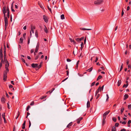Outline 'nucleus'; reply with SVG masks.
Instances as JSON below:
<instances>
[{
  "instance_id": "obj_51",
  "label": "nucleus",
  "mask_w": 131,
  "mask_h": 131,
  "mask_svg": "<svg viewBox=\"0 0 131 131\" xmlns=\"http://www.w3.org/2000/svg\"><path fill=\"white\" fill-rule=\"evenodd\" d=\"M54 90V88H53L52 89L51 91H50V94Z\"/></svg>"
},
{
  "instance_id": "obj_16",
  "label": "nucleus",
  "mask_w": 131,
  "mask_h": 131,
  "mask_svg": "<svg viewBox=\"0 0 131 131\" xmlns=\"http://www.w3.org/2000/svg\"><path fill=\"white\" fill-rule=\"evenodd\" d=\"M80 29L82 30H91V29H86L84 28H80Z\"/></svg>"
},
{
  "instance_id": "obj_35",
  "label": "nucleus",
  "mask_w": 131,
  "mask_h": 131,
  "mask_svg": "<svg viewBox=\"0 0 131 131\" xmlns=\"http://www.w3.org/2000/svg\"><path fill=\"white\" fill-rule=\"evenodd\" d=\"M106 96H107V99H106V101H108V99L109 98V96H108V95L107 94H106Z\"/></svg>"
},
{
  "instance_id": "obj_47",
  "label": "nucleus",
  "mask_w": 131,
  "mask_h": 131,
  "mask_svg": "<svg viewBox=\"0 0 131 131\" xmlns=\"http://www.w3.org/2000/svg\"><path fill=\"white\" fill-rule=\"evenodd\" d=\"M124 13L123 12V8H122V16H123L124 14Z\"/></svg>"
},
{
  "instance_id": "obj_13",
  "label": "nucleus",
  "mask_w": 131,
  "mask_h": 131,
  "mask_svg": "<svg viewBox=\"0 0 131 131\" xmlns=\"http://www.w3.org/2000/svg\"><path fill=\"white\" fill-rule=\"evenodd\" d=\"M128 97V94H125V95H124V100H126Z\"/></svg>"
},
{
  "instance_id": "obj_62",
  "label": "nucleus",
  "mask_w": 131,
  "mask_h": 131,
  "mask_svg": "<svg viewBox=\"0 0 131 131\" xmlns=\"http://www.w3.org/2000/svg\"><path fill=\"white\" fill-rule=\"evenodd\" d=\"M126 122H125V121H124V122H122V124H124V125H125V124H126Z\"/></svg>"
},
{
  "instance_id": "obj_33",
  "label": "nucleus",
  "mask_w": 131,
  "mask_h": 131,
  "mask_svg": "<svg viewBox=\"0 0 131 131\" xmlns=\"http://www.w3.org/2000/svg\"><path fill=\"white\" fill-rule=\"evenodd\" d=\"M128 84H126V85L125 84H124L123 85V88H124V87L126 88L128 86Z\"/></svg>"
},
{
  "instance_id": "obj_61",
  "label": "nucleus",
  "mask_w": 131,
  "mask_h": 131,
  "mask_svg": "<svg viewBox=\"0 0 131 131\" xmlns=\"http://www.w3.org/2000/svg\"><path fill=\"white\" fill-rule=\"evenodd\" d=\"M34 27V26L32 25H31V29H33V28Z\"/></svg>"
},
{
  "instance_id": "obj_20",
  "label": "nucleus",
  "mask_w": 131,
  "mask_h": 131,
  "mask_svg": "<svg viewBox=\"0 0 131 131\" xmlns=\"http://www.w3.org/2000/svg\"><path fill=\"white\" fill-rule=\"evenodd\" d=\"M5 113H3L2 114V117L4 119H5Z\"/></svg>"
},
{
  "instance_id": "obj_5",
  "label": "nucleus",
  "mask_w": 131,
  "mask_h": 131,
  "mask_svg": "<svg viewBox=\"0 0 131 131\" xmlns=\"http://www.w3.org/2000/svg\"><path fill=\"white\" fill-rule=\"evenodd\" d=\"M110 111L108 110L105 112L103 114V118L104 119H105L107 115L110 112Z\"/></svg>"
},
{
  "instance_id": "obj_45",
  "label": "nucleus",
  "mask_w": 131,
  "mask_h": 131,
  "mask_svg": "<svg viewBox=\"0 0 131 131\" xmlns=\"http://www.w3.org/2000/svg\"><path fill=\"white\" fill-rule=\"evenodd\" d=\"M79 62H80L78 60L77 62V63L76 64V67H77V68L78 67V65L79 64Z\"/></svg>"
},
{
  "instance_id": "obj_1",
  "label": "nucleus",
  "mask_w": 131,
  "mask_h": 131,
  "mask_svg": "<svg viewBox=\"0 0 131 131\" xmlns=\"http://www.w3.org/2000/svg\"><path fill=\"white\" fill-rule=\"evenodd\" d=\"M2 11L4 14V16H6L5 14L6 12H7V16L8 18H9V10L8 7H7V8L6 7H4L3 8Z\"/></svg>"
},
{
  "instance_id": "obj_11",
  "label": "nucleus",
  "mask_w": 131,
  "mask_h": 131,
  "mask_svg": "<svg viewBox=\"0 0 131 131\" xmlns=\"http://www.w3.org/2000/svg\"><path fill=\"white\" fill-rule=\"evenodd\" d=\"M9 63L8 62L6 63V64L5 66V68L6 69H8V67H9Z\"/></svg>"
},
{
  "instance_id": "obj_10",
  "label": "nucleus",
  "mask_w": 131,
  "mask_h": 131,
  "mask_svg": "<svg viewBox=\"0 0 131 131\" xmlns=\"http://www.w3.org/2000/svg\"><path fill=\"white\" fill-rule=\"evenodd\" d=\"M44 26L45 28L44 29V31L46 33H47L48 32V30L47 29L45 25H44Z\"/></svg>"
},
{
  "instance_id": "obj_28",
  "label": "nucleus",
  "mask_w": 131,
  "mask_h": 131,
  "mask_svg": "<svg viewBox=\"0 0 131 131\" xmlns=\"http://www.w3.org/2000/svg\"><path fill=\"white\" fill-rule=\"evenodd\" d=\"M72 125V122H71L69 124H68L67 126V127L69 128V126H71Z\"/></svg>"
},
{
  "instance_id": "obj_57",
  "label": "nucleus",
  "mask_w": 131,
  "mask_h": 131,
  "mask_svg": "<svg viewBox=\"0 0 131 131\" xmlns=\"http://www.w3.org/2000/svg\"><path fill=\"white\" fill-rule=\"evenodd\" d=\"M15 130H16V127L15 126H14L13 131H15Z\"/></svg>"
},
{
  "instance_id": "obj_6",
  "label": "nucleus",
  "mask_w": 131,
  "mask_h": 131,
  "mask_svg": "<svg viewBox=\"0 0 131 131\" xmlns=\"http://www.w3.org/2000/svg\"><path fill=\"white\" fill-rule=\"evenodd\" d=\"M43 18L44 20V21L46 22H47L48 21V19L47 18L45 15L43 16Z\"/></svg>"
},
{
  "instance_id": "obj_36",
  "label": "nucleus",
  "mask_w": 131,
  "mask_h": 131,
  "mask_svg": "<svg viewBox=\"0 0 131 131\" xmlns=\"http://www.w3.org/2000/svg\"><path fill=\"white\" fill-rule=\"evenodd\" d=\"M35 35L37 37H38V34L37 31H36L35 32Z\"/></svg>"
},
{
  "instance_id": "obj_32",
  "label": "nucleus",
  "mask_w": 131,
  "mask_h": 131,
  "mask_svg": "<svg viewBox=\"0 0 131 131\" xmlns=\"http://www.w3.org/2000/svg\"><path fill=\"white\" fill-rule=\"evenodd\" d=\"M30 108V106L29 105H28L26 108V110L27 111H28L29 109Z\"/></svg>"
},
{
  "instance_id": "obj_41",
  "label": "nucleus",
  "mask_w": 131,
  "mask_h": 131,
  "mask_svg": "<svg viewBox=\"0 0 131 131\" xmlns=\"http://www.w3.org/2000/svg\"><path fill=\"white\" fill-rule=\"evenodd\" d=\"M81 48H83L84 46V44L83 42H82L81 43Z\"/></svg>"
},
{
  "instance_id": "obj_39",
  "label": "nucleus",
  "mask_w": 131,
  "mask_h": 131,
  "mask_svg": "<svg viewBox=\"0 0 131 131\" xmlns=\"http://www.w3.org/2000/svg\"><path fill=\"white\" fill-rule=\"evenodd\" d=\"M47 97V96H43L42 97H41L40 98V99H43L45 98H46V97Z\"/></svg>"
},
{
  "instance_id": "obj_46",
  "label": "nucleus",
  "mask_w": 131,
  "mask_h": 131,
  "mask_svg": "<svg viewBox=\"0 0 131 131\" xmlns=\"http://www.w3.org/2000/svg\"><path fill=\"white\" fill-rule=\"evenodd\" d=\"M34 104V101H32L30 104V105L32 106Z\"/></svg>"
},
{
  "instance_id": "obj_12",
  "label": "nucleus",
  "mask_w": 131,
  "mask_h": 131,
  "mask_svg": "<svg viewBox=\"0 0 131 131\" xmlns=\"http://www.w3.org/2000/svg\"><path fill=\"white\" fill-rule=\"evenodd\" d=\"M100 87L98 88L97 90H96V92L95 94V96H96L97 94L99 92V91L100 90Z\"/></svg>"
},
{
  "instance_id": "obj_60",
  "label": "nucleus",
  "mask_w": 131,
  "mask_h": 131,
  "mask_svg": "<svg viewBox=\"0 0 131 131\" xmlns=\"http://www.w3.org/2000/svg\"><path fill=\"white\" fill-rule=\"evenodd\" d=\"M29 127H30L31 126V122H30V121H29Z\"/></svg>"
},
{
  "instance_id": "obj_37",
  "label": "nucleus",
  "mask_w": 131,
  "mask_h": 131,
  "mask_svg": "<svg viewBox=\"0 0 131 131\" xmlns=\"http://www.w3.org/2000/svg\"><path fill=\"white\" fill-rule=\"evenodd\" d=\"M84 38V37H82L80 38H79V41H81L82 40H83V39Z\"/></svg>"
},
{
  "instance_id": "obj_55",
  "label": "nucleus",
  "mask_w": 131,
  "mask_h": 131,
  "mask_svg": "<svg viewBox=\"0 0 131 131\" xmlns=\"http://www.w3.org/2000/svg\"><path fill=\"white\" fill-rule=\"evenodd\" d=\"M66 72H67V75L68 76L69 74V71H66Z\"/></svg>"
},
{
  "instance_id": "obj_54",
  "label": "nucleus",
  "mask_w": 131,
  "mask_h": 131,
  "mask_svg": "<svg viewBox=\"0 0 131 131\" xmlns=\"http://www.w3.org/2000/svg\"><path fill=\"white\" fill-rule=\"evenodd\" d=\"M67 62H70L71 61V60L69 59H67Z\"/></svg>"
},
{
  "instance_id": "obj_22",
  "label": "nucleus",
  "mask_w": 131,
  "mask_h": 131,
  "mask_svg": "<svg viewBox=\"0 0 131 131\" xmlns=\"http://www.w3.org/2000/svg\"><path fill=\"white\" fill-rule=\"evenodd\" d=\"M105 119H104L103 118L102 123V125L103 126L104 124H105Z\"/></svg>"
},
{
  "instance_id": "obj_4",
  "label": "nucleus",
  "mask_w": 131,
  "mask_h": 131,
  "mask_svg": "<svg viewBox=\"0 0 131 131\" xmlns=\"http://www.w3.org/2000/svg\"><path fill=\"white\" fill-rule=\"evenodd\" d=\"M103 2L102 0H98L96 1H95L94 4L96 5H100Z\"/></svg>"
},
{
  "instance_id": "obj_34",
  "label": "nucleus",
  "mask_w": 131,
  "mask_h": 131,
  "mask_svg": "<svg viewBox=\"0 0 131 131\" xmlns=\"http://www.w3.org/2000/svg\"><path fill=\"white\" fill-rule=\"evenodd\" d=\"M39 43L38 42L37 43L36 48H37L38 49V48H39Z\"/></svg>"
},
{
  "instance_id": "obj_21",
  "label": "nucleus",
  "mask_w": 131,
  "mask_h": 131,
  "mask_svg": "<svg viewBox=\"0 0 131 131\" xmlns=\"http://www.w3.org/2000/svg\"><path fill=\"white\" fill-rule=\"evenodd\" d=\"M121 80H119L118 82L117 86H119L120 84H121Z\"/></svg>"
},
{
  "instance_id": "obj_48",
  "label": "nucleus",
  "mask_w": 131,
  "mask_h": 131,
  "mask_svg": "<svg viewBox=\"0 0 131 131\" xmlns=\"http://www.w3.org/2000/svg\"><path fill=\"white\" fill-rule=\"evenodd\" d=\"M20 42H21V43H22L23 41V39H22L21 38H20Z\"/></svg>"
},
{
  "instance_id": "obj_29",
  "label": "nucleus",
  "mask_w": 131,
  "mask_h": 131,
  "mask_svg": "<svg viewBox=\"0 0 131 131\" xmlns=\"http://www.w3.org/2000/svg\"><path fill=\"white\" fill-rule=\"evenodd\" d=\"M102 78V76L100 75H99L98 77V78H97V80H98L99 79H100L101 78Z\"/></svg>"
},
{
  "instance_id": "obj_42",
  "label": "nucleus",
  "mask_w": 131,
  "mask_h": 131,
  "mask_svg": "<svg viewBox=\"0 0 131 131\" xmlns=\"http://www.w3.org/2000/svg\"><path fill=\"white\" fill-rule=\"evenodd\" d=\"M9 87L10 89L13 88V86L12 85L10 84L9 85Z\"/></svg>"
},
{
  "instance_id": "obj_31",
  "label": "nucleus",
  "mask_w": 131,
  "mask_h": 131,
  "mask_svg": "<svg viewBox=\"0 0 131 131\" xmlns=\"http://www.w3.org/2000/svg\"><path fill=\"white\" fill-rule=\"evenodd\" d=\"M123 63H122V65L121 66V68H120V70H119V72H120L122 70V69H123Z\"/></svg>"
},
{
  "instance_id": "obj_63",
  "label": "nucleus",
  "mask_w": 131,
  "mask_h": 131,
  "mask_svg": "<svg viewBox=\"0 0 131 131\" xmlns=\"http://www.w3.org/2000/svg\"><path fill=\"white\" fill-rule=\"evenodd\" d=\"M11 83L13 85H14V81H11Z\"/></svg>"
},
{
  "instance_id": "obj_15",
  "label": "nucleus",
  "mask_w": 131,
  "mask_h": 131,
  "mask_svg": "<svg viewBox=\"0 0 131 131\" xmlns=\"http://www.w3.org/2000/svg\"><path fill=\"white\" fill-rule=\"evenodd\" d=\"M25 123H26L25 121L24 122V123H23V126L22 127V128L23 129H24L25 128Z\"/></svg>"
},
{
  "instance_id": "obj_58",
  "label": "nucleus",
  "mask_w": 131,
  "mask_h": 131,
  "mask_svg": "<svg viewBox=\"0 0 131 131\" xmlns=\"http://www.w3.org/2000/svg\"><path fill=\"white\" fill-rule=\"evenodd\" d=\"M38 50V49L37 48H36V49H35V52H37Z\"/></svg>"
},
{
  "instance_id": "obj_27",
  "label": "nucleus",
  "mask_w": 131,
  "mask_h": 131,
  "mask_svg": "<svg viewBox=\"0 0 131 131\" xmlns=\"http://www.w3.org/2000/svg\"><path fill=\"white\" fill-rule=\"evenodd\" d=\"M92 69V67H91L89 69L87 70V71H88L89 72H91Z\"/></svg>"
},
{
  "instance_id": "obj_8",
  "label": "nucleus",
  "mask_w": 131,
  "mask_h": 131,
  "mask_svg": "<svg viewBox=\"0 0 131 131\" xmlns=\"http://www.w3.org/2000/svg\"><path fill=\"white\" fill-rule=\"evenodd\" d=\"M83 119L82 117H80L77 120V122L78 124H79L80 123V121L81 120Z\"/></svg>"
},
{
  "instance_id": "obj_53",
  "label": "nucleus",
  "mask_w": 131,
  "mask_h": 131,
  "mask_svg": "<svg viewBox=\"0 0 131 131\" xmlns=\"http://www.w3.org/2000/svg\"><path fill=\"white\" fill-rule=\"evenodd\" d=\"M7 107H8V108L9 109L10 108H9V102H8L7 103Z\"/></svg>"
},
{
  "instance_id": "obj_2",
  "label": "nucleus",
  "mask_w": 131,
  "mask_h": 131,
  "mask_svg": "<svg viewBox=\"0 0 131 131\" xmlns=\"http://www.w3.org/2000/svg\"><path fill=\"white\" fill-rule=\"evenodd\" d=\"M0 59L1 60L0 64H2L4 63V62L3 60V49L2 48L0 50Z\"/></svg>"
},
{
  "instance_id": "obj_50",
  "label": "nucleus",
  "mask_w": 131,
  "mask_h": 131,
  "mask_svg": "<svg viewBox=\"0 0 131 131\" xmlns=\"http://www.w3.org/2000/svg\"><path fill=\"white\" fill-rule=\"evenodd\" d=\"M98 57H96V60L95 61V62H97V61L98 60Z\"/></svg>"
},
{
  "instance_id": "obj_18",
  "label": "nucleus",
  "mask_w": 131,
  "mask_h": 131,
  "mask_svg": "<svg viewBox=\"0 0 131 131\" xmlns=\"http://www.w3.org/2000/svg\"><path fill=\"white\" fill-rule=\"evenodd\" d=\"M90 107V103L89 101H88L87 103V107L89 108Z\"/></svg>"
},
{
  "instance_id": "obj_7",
  "label": "nucleus",
  "mask_w": 131,
  "mask_h": 131,
  "mask_svg": "<svg viewBox=\"0 0 131 131\" xmlns=\"http://www.w3.org/2000/svg\"><path fill=\"white\" fill-rule=\"evenodd\" d=\"M38 65V64L32 63L31 64V66L33 68L36 67Z\"/></svg>"
},
{
  "instance_id": "obj_64",
  "label": "nucleus",
  "mask_w": 131,
  "mask_h": 131,
  "mask_svg": "<svg viewBox=\"0 0 131 131\" xmlns=\"http://www.w3.org/2000/svg\"><path fill=\"white\" fill-rule=\"evenodd\" d=\"M131 123V120H129L128 122V124H129L130 123Z\"/></svg>"
},
{
  "instance_id": "obj_30",
  "label": "nucleus",
  "mask_w": 131,
  "mask_h": 131,
  "mask_svg": "<svg viewBox=\"0 0 131 131\" xmlns=\"http://www.w3.org/2000/svg\"><path fill=\"white\" fill-rule=\"evenodd\" d=\"M116 120L117 119L116 118L114 117L113 118V120L114 122H116Z\"/></svg>"
},
{
  "instance_id": "obj_24",
  "label": "nucleus",
  "mask_w": 131,
  "mask_h": 131,
  "mask_svg": "<svg viewBox=\"0 0 131 131\" xmlns=\"http://www.w3.org/2000/svg\"><path fill=\"white\" fill-rule=\"evenodd\" d=\"M116 128L115 126H113L112 129V131H116Z\"/></svg>"
},
{
  "instance_id": "obj_25",
  "label": "nucleus",
  "mask_w": 131,
  "mask_h": 131,
  "mask_svg": "<svg viewBox=\"0 0 131 131\" xmlns=\"http://www.w3.org/2000/svg\"><path fill=\"white\" fill-rule=\"evenodd\" d=\"M61 18L62 19H64V17L63 14H62L61 16Z\"/></svg>"
},
{
  "instance_id": "obj_52",
  "label": "nucleus",
  "mask_w": 131,
  "mask_h": 131,
  "mask_svg": "<svg viewBox=\"0 0 131 131\" xmlns=\"http://www.w3.org/2000/svg\"><path fill=\"white\" fill-rule=\"evenodd\" d=\"M30 38H28V44H29L30 43Z\"/></svg>"
},
{
  "instance_id": "obj_59",
  "label": "nucleus",
  "mask_w": 131,
  "mask_h": 131,
  "mask_svg": "<svg viewBox=\"0 0 131 131\" xmlns=\"http://www.w3.org/2000/svg\"><path fill=\"white\" fill-rule=\"evenodd\" d=\"M129 62V60H127V62H126L127 64V65H128V64Z\"/></svg>"
},
{
  "instance_id": "obj_38",
  "label": "nucleus",
  "mask_w": 131,
  "mask_h": 131,
  "mask_svg": "<svg viewBox=\"0 0 131 131\" xmlns=\"http://www.w3.org/2000/svg\"><path fill=\"white\" fill-rule=\"evenodd\" d=\"M124 108H122L121 110V114H122L123 112Z\"/></svg>"
},
{
  "instance_id": "obj_14",
  "label": "nucleus",
  "mask_w": 131,
  "mask_h": 131,
  "mask_svg": "<svg viewBox=\"0 0 131 131\" xmlns=\"http://www.w3.org/2000/svg\"><path fill=\"white\" fill-rule=\"evenodd\" d=\"M14 2H13L12 4V7H11V9H12V12H14L15 11V10L14 9L13 7V4Z\"/></svg>"
},
{
  "instance_id": "obj_17",
  "label": "nucleus",
  "mask_w": 131,
  "mask_h": 131,
  "mask_svg": "<svg viewBox=\"0 0 131 131\" xmlns=\"http://www.w3.org/2000/svg\"><path fill=\"white\" fill-rule=\"evenodd\" d=\"M6 69V70L5 71H4V74L6 73V74L7 75V73H8V72L9 70L8 69Z\"/></svg>"
},
{
  "instance_id": "obj_40",
  "label": "nucleus",
  "mask_w": 131,
  "mask_h": 131,
  "mask_svg": "<svg viewBox=\"0 0 131 131\" xmlns=\"http://www.w3.org/2000/svg\"><path fill=\"white\" fill-rule=\"evenodd\" d=\"M128 109H130L131 108V105H128Z\"/></svg>"
},
{
  "instance_id": "obj_26",
  "label": "nucleus",
  "mask_w": 131,
  "mask_h": 131,
  "mask_svg": "<svg viewBox=\"0 0 131 131\" xmlns=\"http://www.w3.org/2000/svg\"><path fill=\"white\" fill-rule=\"evenodd\" d=\"M42 64V62H41L40 63L39 65V66H38V69H39V68H40L41 67Z\"/></svg>"
},
{
  "instance_id": "obj_3",
  "label": "nucleus",
  "mask_w": 131,
  "mask_h": 131,
  "mask_svg": "<svg viewBox=\"0 0 131 131\" xmlns=\"http://www.w3.org/2000/svg\"><path fill=\"white\" fill-rule=\"evenodd\" d=\"M4 17V21L5 23V30H6V28L7 26L8 25V20L6 16H5V17Z\"/></svg>"
},
{
  "instance_id": "obj_43",
  "label": "nucleus",
  "mask_w": 131,
  "mask_h": 131,
  "mask_svg": "<svg viewBox=\"0 0 131 131\" xmlns=\"http://www.w3.org/2000/svg\"><path fill=\"white\" fill-rule=\"evenodd\" d=\"M6 51H4V57H5V56H6Z\"/></svg>"
},
{
  "instance_id": "obj_49",
  "label": "nucleus",
  "mask_w": 131,
  "mask_h": 131,
  "mask_svg": "<svg viewBox=\"0 0 131 131\" xmlns=\"http://www.w3.org/2000/svg\"><path fill=\"white\" fill-rule=\"evenodd\" d=\"M104 85H103L102 87V88H100V91L101 90H103V88H104Z\"/></svg>"
},
{
  "instance_id": "obj_23",
  "label": "nucleus",
  "mask_w": 131,
  "mask_h": 131,
  "mask_svg": "<svg viewBox=\"0 0 131 131\" xmlns=\"http://www.w3.org/2000/svg\"><path fill=\"white\" fill-rule=\"evenodd\" d=\"M69 39L71 42H73L74 43H76V42L74 40H72L71 38H70Z\"/></svg>"
},
{
  "instance_id": "obj_9",
  "label": "nucleus",
  "mask_w": 131,
  "mask_h": 131,
  "mask_svg": "<svg viewBox=\"0 0 131 131\" xmlns=\"http://www.w3.org/2000/svg\"><path fill=\"white\" fill-rule=\"evenodd\" d=\"M7 78V75L6 74V73L5 74H4V77H3V80L5 81L6 80Z\"/></svg>"
},
{
  "instance_id": "obj_44",
  "label": "nucleus",
  "mask_w": 131,
  "mask_h": 131,
  "mask_svg": "<svg viewBox=\"0 0 131 131\" xmlns=\"http://www.w3.org/2000/svg\"><path fill=\"white\" fill-rule=\"evenodd\" d=\"M119 123H116L115 124V126L116 127H118L119 125Z\"/></svg>"
},
{
  "instance_id": "obj_56",
  "label": "nucleus",
  "mask_w": 131,
  "mask_h": 131,
  "mask_svg": "<svg viewBox=\"0 0 131 131\" xmlns=\"http://www.w3.org/2000/svg\"><path fill=\"white\" fill-rule=\"evenodd\" d=\"M75 40L77 41H80L79 40V38L75 39Z\"/></svg>"
},
{
  "instance_id": "obj_19",
  "label": "nucleus",
  "mask_w": 131,
  "mask_h": 131,
  "mask_svg": "<svg viewBox=\"0 0 131 131\" xmlns=\"http://www.w3.org/2000/svg\"><path fill=\"white\" fill-rule=\"evenodd\" d=\"M4 61L5 62H8V61L6 59V56H5V57H4Z\"/></svg>"
}]
</instances>
